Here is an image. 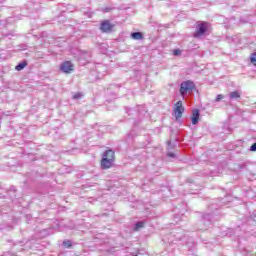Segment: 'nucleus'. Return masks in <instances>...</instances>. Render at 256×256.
<instances>
[{
	"label": "nucleus",
	"mask_w": 256,
	"mask_h": 256,
	"mask_svg": "<svg viewBox=\"0 0 256 256\" xmlns=\"http://www.w3.org/2000/svg\"><path fill=\"white\" fill-rule=\"evenodd\" d=\"M115 165V151L113 149H107L102 154L100 167L103 170L111 169Z\"/></svg>",
	"instance_id": "1"
},
{
	"label": "nucleus",
	"mask_w": 256,
	"mask_h": 256,
	"mask_svg": "<svg viewBox=\"0 0 256 256\" xmlns=\"http://www.w3.org/2000/svg\"><path fill=\"white\" fill-rule=\"evenodd\" d=\"M209 29V22H201L196 25V30L193 34L194 39H201Z\"/></svg>",
	"instance_id": "2"
},
{
	"label": "nucleus",
	"mask_w": 256,
	"mask_h": 256,
	"mask_svg": "<svg viewBox=\"0 0 256 256\" xmlns=\"http://www.w3.org/2000/svg\"><path fill=\"white\" fill-rule=\"evenodd\" d=\"M195 89V83L191 80L183 81L180 85V95L185 97L187 93H191Z\"/></svg>",
	"instance_id": "3"
},
{
	"label": "nucleus",
	"mask_w": 256,
	"mask_h": 256,
	"mask_svg": "<svg viewBox=\"0 0 256 256\" xmlns=\"http://www.w3.org/2000/svg\"><path fill=\"white\" fill-rule=\"evenodd\" d=\"M59 69L61 73H65L66 75H69L75 71V65L72 64L71 61H64L60 64Z\"/></svg>",
	"instance_id": "4"
},
{
	"label": "nucleus",
	"mask_w": 256,
	"mask_h": 256,
	"mask_svg": "<svg viewBox=\"0 0 256 256\" xmlns=\"http://www.w3.org/2000/svg\"><path fill=\"white\" fill-rule=\"evenodd\" d=\"M115 25L109 20H103L100 24V31L102 33H112Z\"/></svg>",
	"instance_id": "5"
},
{
	"label": "nucleus",
	"mask_w": 256,
	"mask_h": 256,
	"mask_svg": "<svg viewBox=\"0 0 256 256\" xmlns=\"http://www.w3.org/2000/svg\"><path fill=\"white\" fill-rule=\"evenodd\" d=\"M185 112V107H183V102L181 100H179L176 104H175V108H174V117L176 119H181V117H183V113Z\"/></svg>",
	"instance_id": "6"
},
{
	"label": "nucleus",
	"mask_w": 256,
	"mask_h": 256,
	"mask_svg": "<svg viewBox=\"0 0 256 256\" xmlns=\"http://www.w3.org/2000/svg\"><path fill=\"white\" fill-rule=\"evenodd\" d=\"M211 214H204L202 216L201 224L204 225V227L200 228L202 231H207V228L211 227L212 221Z\"/></svg>",
	"instance_id": "7"
},
{
	"label": "nucleus",
	"mask_w": 256,
	"mask_h": 256,
	"mask_svg": "<svg viewBox=\"0 0 256 256\" xmlns=\"http://www.w3.org/2000/svg\"><path fill=\"white\" fill-rule=\"evenodd\" d=\"M170 237H172L174 241H183V239H185V232L182 229H176L171 233Z\"/></svg>",
	"instance_id": "8"
},
{
	"label": "nucleus",
	"mask_w": 256,
	"mask_h": 256,
	"mask_svg": "<svg viewBox=\"0 0 256 256\" xmlns=\"http://www.w3.org/2000/svg\"><path fill=\"white\" fill-rule=\"evenodd\" d=\"M201 114L199 113V109H195L192 112V117H191V121H192V125H197V123H199V116Z\"/></svg>",
	"instance_id": "9"
},
{
	"label": "nucleus",
	"mask_w": 256,
	"mask_h": 256,
	"mask_svg": "<svg viewBox=\"0 0 256 256\" xmlns=\"http://www.w3.org/2000/svg\"><path fill=\"white\" fill-rule=\"evenodd\" d=\"M229 98L231 100H237V99H241V93L239 91H233L229 93Z\"/></svg>",
	"instance_id": "10"
},
{
	"label": "nucleus",
	"mask_w": 256,
	"mask_h": 256,
	"mask_svg": "<svg viewBox=\"0 0 256 256\" xmlns=\"http://www.w3.org/2000/svg\"><path fill=\"white\" fill-rule=\"evenodd\" d=\"M131 37H132L135 41H141V39H143V33H141V32H132V33H131Z\"/></svg>",
	"instance_id": "11"
},
{
	"label": "nucleus",
	"mask_w": 256,
	"mask_h": 256,
	"mask_svg": "<svg viewBox=\"0 0 256 256\" xmlns=\"http://www.w3.org/2000/svg\"><path fill=\"white\" fill-rule=\"evenodd\" d=\"M27 67V61L20 62L18 65H16L15 69L16 71H23L24 68Z\"/></svg>",
	"instance_id": "12"
},
{
	"label": "nucleus",
	"mask_w": 256,
	"mask_h": 256,
	"mask_svg": "<svg viewBox=\"0 0 256 256\" xmlns=\"http://www.w3.org/2000/svg\"><path fill=\"white\" fill-rule=\"evenodd\" d=\"M62 246L65 247V249H71L73 242L71 240H64Z\"/></svg>",
	"instance_id": "13"
},
{
	"label": "nucleus",
	"mask_w": 256,
	"mask_h": 256,
	"mask_svg": "<svg viewBox=\"0 0 256 256\" xmlns=\"http://www.w3.org/2000/svg\"><path fill=\"white\" fill-rule=\"evenodd\" d=\"M96 70L100 75H103V73H105V71H107V66H105V65L97 66Z\"/></svg>",
	"instance_id": "14"
},
{
	"label": "nucleus",
	"mask_w": 256,
	"mask_h": 256,
	"mask_svg": "<svg viewBox=\"0 0 256 256\" xmlns=\"http://www.w3.org/2000/svg\"><path fill=\"white\" fill-rule=\"evenodd\" d=\"M145 227V222L139 221L135 224L134 230L139 231V229H143Z\"/></svg>",
	"instance_id": "15"
},
{
	"label": "nucleus",
	"mask_w": 256,
	"mask_h": 256,
	"mask_svg": "<svg viewBox=\"0 0 256 256\" xmlns=\"http://www.w3.org/2000/svg\"><path fill=\"white\" fill-rule=\"evenodd\" d=\"M250 61L252 65H255L256 67V52L252 53L251 57H250Z\"/></svg>",
	"instance_id": "16"
},
{
	"label": "nucleus",
	"mask_w": 256,
	"mask_h": 256,
	"mask_svg": "<svg viewBox=\"0 0 256 256\" xmlns=\"http://www.w3.org/2000/svg\"><path fill=\"white\" fill-rule=\"evenodd\" d=\"M113 7H104L102 8L103 13H111L113 11Z\"/></svg>",
	"instance_id": "17"
},
{
	"label": "nucleus",
	"mask_w": 256,
	"mask_h": 256,
	"mask_svg": "<svg viewBox=\"0 0 256 256\" xmlns=\"http://www.w3.org/2000/svg\"><path fill=\"white\" fill-rule=\"evenodd\" d=\"M83 97V94L81 92H77L73 95L72 99H81Z\"/></svg>",
	"instance_id": "18"
},
{
	"label": "nucleus",
	"mask_w": 256,
	"mask_h": 256,
	"mask_svg": "<svg viewBox=\"0 0 256 256\" xmlns=\"http://www.w3.org/2000/svg\"><path fill=\"white\" fill-rule=\"evenodd\" d=\"M173 55H174L175 57H178V55H181V50L175 49V50L173 51Z\"/></svg>",
	"instance_id": "19"
},
{
	"label": "nucleus",
	"mask_w": 256,
	"mask_h": 256,
	"mask_svg": "<svg viewBox=\"0 0 256 256\" xmlns=\"http://www.w3.org/2000/svg\"><path fill=\"white\" fill-rule=\"evenodd\" d=\"M221 99H223V94H218L215 99L216 103H219V101H221Z\"/></svg>",
	"instance_id": "20"
},
{
	"label": "nucleus",
	"mask_w": 256,
	"mask_h": 256,
	"mask_svg": "<svg viewBox=\"0 0 256 256\" xmlns=\"http://www.w3.org/2000/svg\"><path fill=\"white\" fill-rule=\"evenodd\" d=\"M250 151L252 152L256 151V142L250 146Z\"/></svg>",
	"instance_id": "21"
},
{
	"label": "nucleus",
	"mask_w": 256,
	"mask_h": 256,
	"mask_svg": "<svg viewBox=\"0 0 256 256\" xmlns=\"http://www.w3.org/2000/svg\"><path fill=\"white\" fill-rule=\"evenodd\" d=\"M119 87H121L120 85H117V84H113L111 85V89H119Z\"/></svg>",
	"instance_id": "22"
},
{
	"label": "nucleus",
	"mask_w": 256,
	"mask_h": 256,
	"mask_svg": "<svg viewBox=\"0 0 256 256\" xmlns=\"http://www.w3.org/2000/svg\"><path fill=\"white\" fill-rule=\"evenodd\" d=\"M247 167V165L245 164H240L238 165V168L241 170V169H245Z\"/></svg>",
	"instance_id": "23"
},
{
	"label": "nucleus",
	"mask_w": 256,
	"mask_h": 256,
	"mask_svg": "<svg viewBox=\"0 0 256 256\" xmlns=\"http://www.w3.org/2000/svg\"><path fill=\"white\" fill-rule=\"evenodd\" d=\"M167 157H175V153H173V152H169V153H167Z\"/></svg>",
	"instance_id": "24"
},
{
	"label": "nucleus",
	"mask_w": 256,
	"mask_h": 256,
	"mask_svg": "<svg viewBox=\"0 0 256 256\" xmlns=\"http://www.w3.org/2000/svg\"><path fill=\"white\" fill-rule=\"evenodd\" d=\"M133 111H135V110H133V109H128V110H126V113H133Z\"/></svg>",
	"instance_id": "25"
},
{
	"label": "nucleus",
	"mask_w": 256,
	"mask_h": 256,
	"mask_svg": "<svg viewBox=\"0 0 256 256\" xmlns=\"http://www.w3.org/2000/svg\"><path fill=\"white\" fill-rule=\"evenodd\" d=\"M168 147H169L170 149H173V146L171 145V141H168Z\"/></svg>",
	"instance_id": "26"
}]
</instances>
